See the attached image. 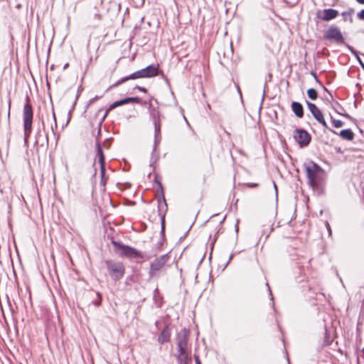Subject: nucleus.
I'll return each mask as SVG.
<instances>
[{
	"label": "nucleus",
	"instance_id": "20e7f679",
	"mask_svg": "<svg viewBox=\"0 0 364 364\" xmlns=\"http://www.w3.org/2000/svg\"><path fill=\"white\" fill-rule=\"evenodd\" d=\"M105 264L107 271L113 280L118 281L123 277L125 272V268L122 262L107 260L105 261Z\"/></svg>",
	"mask_w": 364,
	"mask_h": 364
},
{
	"label": "nucleus",
	"instance_id": "9b49d317",
	"mask_svg": "<svg viewBox=\"0 0 364 364\" xmlns=\"http://www.w3.org/2000/svg\"><path fill=\"white\" fill-rule=\"evenodd\" d=\"M157 183H158V184L159 186V188L161 189V198H160L158 200V203H159V214L161 215V231L164 232V222H165V213L167 210V204H166V200H165L162 185H161V183L160 182L157 181Z\"/></svg>",
	"mask_w": 364,
	"mask_h": 364
},
{
	"label": "nucleus",
	"instance_id": "39448f33",
	"mask_svg": "<svg viewBox=\"0 0 364 364\" xmlns=\"http://www.w3.org/2000/svg\"><path fill=\"white\" fill-rule=\"evenodd\" d=\"M112 245L117 251H120L122 257H126L129 259L138 258L141 256L140 252L134 247L125 245L120 242L112 241Z\"/></svg>",
	"mask_w": 364,
	"mask_h": 364
},
{
	"label": "nucleus",
	"instance_id": "7ed1b4c3",
	"mask_svg": "<svg viewBox=\"0 0 364 364\" xmlns=\"http://www.w3.org/2000/svg\"><path fill=\"white\" fill-rule=\"evenodd\" d=\"M190 331L183 328L176 334V353H191V345L189 344Z\"/></svg>",
	"mask_w": 364,
	"mask_h": 364
},
{
	"label": "nucleus",
	"instance_id": "79ce46f5",
	"mask_svg": "<svg viewBox=\"0 0 364 364\" xmlns=\"http://www.w3.org/2000/svg\"><path fill=\"white\" fill-rule=\"evenodd\" d=\"M363 69H364V65H363Z\"/></svg>",
	"mask_w": 364,
	"mask_h": 364
},
{
	"label": "nucleus",
	"instance_id": "4c0bfd02",
	"mask_svg": "<svg viewBox=\"0 0 364 364\" xmlns=\"http://www.w3.org/2000/svg\"><path fill=\"white\" fill-rule=\"evenodd\" d=\"M330 130H331V132H332L333 133H334V134H337V132H335V131H333V129H330Z\"/></svg>",
	"mask_w": 364,
	"mask_h": 364
},
{
	"label": "nucleus",
	"instance_id": "f8f14e48",
	"mask_svg": "<svg viewBox=\"0 0 364 364\" xmlns=\"http://www.w3.org/2000/svg\"><path fill=\"white\" fill-rule=\"evenodd\" d=\"M294 139L300 146H307L311 139L310 134L304 129H296Z\"/></svg>",
	"mask_w": 364,
	"mask_h": 364
},
{
	"label": "nucleus",
	"instance_id": "423d86ee",
	"mask_svg": "<svg viewBox=\"0 0 364 364\" xmlns=\"http://www.w3.org/2000/svg\"><path fill=\"white\" fill-rule=\"evenodd\" d=\"M168 259V254H165L156 258L152 262H151L150 269L149 272V277L153 278L158 276L159 272L164 269Z\"/></svg>",
	"mask_w": 364,
	"mask_h": 364
},
{
	"label": "nucleus",
	"instance_id": "2f4dec72",
	"mask_svg": "<svg viewBox=\"0 0 364 364\" xmlns=\"http://www.w3.org/2000/svg\"><path fill=\"white\" fill-rule=\"evenodd\" d=\"M101 97H102V96H95L94 98H92L90 100V103H92L93 102H95V100H97L98 99H100Z\"/></svg>",
	"mask_w": 364,
	"mask_h": 364
},
{
	"label": "nucleus",
	"instance_id": "c85d7f7f",
	"mask_svg": "<svg viewBox=\"0 0 364 364\" xmlns=\"http://www.w3.org/2000/svg\"><path fill=\"white\" fill-rule=\"evenodd\" d=\"M52 112H53V121H54V126H55V128H57V127H58L57 121H56V117H55L53 107L52 108Z\"/></svg>",
	"mask_w": 364,
	"mask_h": 364
},
{
	"label": "nucleus",
	"instance_id": "bb28decb",
	"mask_svg": "<svg viewBox=\"0 0 364 364\" xmlns=\"http://www.w3.org/2000/svg\"><path fill=\"white\" fill-rule=\"evenodd\" d=\"M102 121L103 120L102 119L101 122H100L99 124H98V129H97V136H96V141L97 140L98 141H100L99 136H100V133H101V127H102Z\"/></svg>",
	"mask_w": 364,
	"mask_h": 364
},
{
	"label": "nucleus",
	"instance_id": "393cba45",
	"mask_svg": "<svg viewBox=\"0 0 364 364\" xmlns=\"http://www.w3.org/2000/svg\"><path fill=\"white\" fill-rule=\"evenodd\" d=\"M331 122H332V124L333 125L336 127V128H339V127H341L343 125V122L340 120V119H336L334 118H333L332 117H331Z\"/></svg>",
	"mask_w": 364,
	"mask_h": 364
},
{
	"label": "nucleus",
	"instance_id": "473e14b6",
	"mask_svg": "<svg viewBox=\"0 0 364 364\" xmlns=\"http://www.w3.org/2000/svg\"><path fill=\"white\" fill-rule=\"evenodd\" d=\"M246 186L250 188H255V187L258 186V184L257 183H247Z\"/></svg>",
	"mask_w": 364,
	"mask_h": 364
},
{
	"label": "nucleus",
	"instance_id": "a211bd4d",
	"mask_svg": "<svg viewBox=\"0 0 364 364\" xmlns=\"http://www.w3.org/2000/svg\"><path fill=\"white\" fill-rule=\"evenodd\" d=\"M154 151L157 149L158 145L159 144L161 140V123L154 124Z\"/></svg>",
	"mask_w": 364,
	"mask_h": 364
},
{
	"label": "nucleus",
	"instance_id": "f3484780",
	"mask_svg": "<svg viewBox=\"0 0 364 364\" xmlns=\"http://www.w3.org/2000/svg\"><path fill=\"white\" fill-rule=\"evenodd\" d=\"M171 337V331L168 326H165L163 330L161 331L159 338L158 342L160 344H163L164 343L168 342Z\"/></svg>",
	"mask_w": 364,
	"mask_h": 364
},
{
	"label": "nucleus",
	"instance_id": "4468645a",
	"mask_svg": "<svg viewBox=\"0 0 364 364\" xmlns=\"http://www.w3.org/2000/svg\"><path fill=\"white\" fill-rule=\"evenodd\" d=\"M102 147H105V148L108 149V146H106L105 143H103L102 144H101V143L97 140V142H96L97 153H96V156L95 159L94 165L95 164V162L97 161H98L100 165L105 164V156L103 154Z\"/></svg>",
	"mask_w": 364,
	"mask_h": 364
},
{
	"label": "nucleus",
	"instance_id": "c756f323",
	"mask_svg": "<svg viewBox=\"0 0 364 364\" xmlns=\"http://www.w3.org/2000/svg\"><path fill=\"white\" fill-rule=\"evenodd\" d=\"M135 89H137L139 91L143 92L144 93L147 92V90L145 87H143L136 86Z\"/></svg>",
	"mask_w": 364,
	"mask_h": 364
},
{
	"label": "nucleus",
	"instance_id": "dca6fc26",
	"mask_svg": "<svg viewBox=\"0 0 364 364\" xmlns=\"http://www.w3.org/2000/svg\"><path fill=\"white\" fill-rule=\"evenodd\" d=\"M176 357L178 364H192L191 353H176Z\"/></svg>",
	"mask_w": 364,
	"mask_h": 364
},
{
	"label": "nucleus",
	"instance_id": "4be33fe9",
	"mask_svg": "<svg viewBox=\"0 0 364 364\" xmlns=\"http://www.w3.org/2000/svg\"><path fill=\"white\" fill-rule=\"evenodd\" d=\"M307 95L311 100H316L318 98V92L314 88H310L307 90Z\"/></svg>",
	"mask_w": 364,
	"mask_h": 364
},
{
	"label": "nucleus",
	"instance_id": "b1692460",
	"mask_svg": "<svg viewBox=\"0 0 364 364\" xmlns=\"http://www.w3.org/2000/svg\"><path fill=\"white\" fill-rule=\"evenodd\" d=\"M100 176H101V183L105 186L106 183V178H105V164L100 165Z\"/></svg>",
	"mask_w": 364,
	"mask_h": 364
},
{
	"label": "nucleus",
	"instance_id": "2eb2a0df",
	"mask_svg": "<svg viewBox=\"0 0 364 364\" xmlns=\"http://www.w3.org/2000/svg\"><path fill=\"white\" fill-rule=\"evenodd\" d=\"M138 78H144L141 69L133 73L132 74H131L128 76H126V77H124L119 79L111 87H117V86L120 85L121 84L127 82L129 80H135V79H138Z\"/></svg>",
	"mask_w": 364,
	"mask_h": 364
},
{
	"label": "nucleus",
	"instance_id": "ea45409f",
	"mask_svg": "<svg viewBox=\"0 0 364 364\" xmlns=\"http://www.w3.org/2000/svg\"><path fill=\"white\" fill-rule=\"evenodd\" d=\"M42 124H43V128L44 129V122H42Z\"/></svg>",
	"mask_w": 364,
	"mask_h": 364
},
{
	"label": "nucleus",
	"instance_id": "5701e85b",
	"mask_svg": "<svg viewBox=\"0 0 364 364\" xmlns=\"http://www.w3.org/2000/svg\"><path fill=\"white\" fill-rule=\"evenodd\" d=\"M156 149L154 151V149H152L151 156V161H150V166H153L154 164H155L159 159V155L158 154H156Z\"/></svg>",
	"mask_w": 364,
	"mask_h": 364
},
{
	"label": "nucleus",
	"instance_id": "e433bc0d",
	"mask_svg": "<svg viewBox=\"0 0 364 364\" xmlns=\"http://www.w3.org/2000/svg\"><path fill=\"white\" fill-rule=\"evenodd\" d=\"M205 259V254L203 255L202 259L200 261V263H202L203 260Z\"/></svg>",
	"mask_w": 364,
	"mask_h": 364
},
{
	"label": "nucleus",
	"instance_id": "412c9836",
	"mask_svg": "<svg viewBox=\"0 0 364 364\" xmlns=\"http://www.w3.org/2000/svg\"><path fill=\"white\" fill-rule=\"evenodd\" d=\"M150 118L154 124L161 123L160 121V112L156 108L150 109Z\"/></svg>",
	"mask_w": 364,
	"mask_h": 364
},
{
	"label": "nucleus",
	"instance_id": "1a4fd4ad",
	"mask_svg": "<svg viewBox=\"0 0 364 364\" xmlns=\"http://www.w3.org/2000/svg\"><path fill=\"white\" fill-rule=\"evenodd\" d=\"M307 107L315 118V119L321 124L325 129H328L327 123L325 120L324 115L321 110L314 103L306 102Z\"/></svg>",
	"mask_w": 364,
	"mask_h": 364
},
{
	"label": "nucleus",
	"instance_id": "37998d69",
	"mask_svg": "<svg viewBox=\"0 0 364 364\" xmlns=\"http://www.w3.org/2000/svg\"><path fill=\"white\" fill-rule=\"evenodd\" d=\"M363 69H364V65H363Z\"/></svg>",
	"mask_w": 364,
	"mask_h": 364
},
{
	"label": "nucleus",
	"instance_id": "a878e982",
	"mask_svg": "<svg viewBox=\"0 0 364 364\" xmlns=\"http://www.w3.org/2000/svg\"><path fill=\"white\" fill-rule=\"evenodd\" d=\"M43 136L45 138L46 141V144H48V134H45V135L43 136V135L42 134V133H41V130H39V131L38 132V133H37V135H36V143H38V142L39 141L40 139H41V137H43Z\"/></svg>",
	"mask_w": 364,
	"mask_h": 364
},
{
	"label": "nucleus",
	"instance_id": "58836bf2",
	"mask_svg": "<svg viewBox=\"0 0 364 364\" xmlns=\"http://www.w3.org/2000/svg\"><path fill=\"white\" fill-rule=\"evenodd\" d=\"M51 129H52L53 132L54 133V128L53 126L51 127Z\"/></svg>",
	"mask_w": 364,
	"mask_h": 364
},
{
	"label": "nucleus",
	"instance_id": "cd10ccee",
	"mask_svg": "<svg viewBox=\"0 0 364 364\" xmlns=\"http://www.w3.org/2000/svg\"><path fill=\"white\" fill-rule=\"evenodd\" d=\"M357 17L360 19V20H363L364 21V9L362 10L361 11H360L359 13H358L357 14Z\"/></svg>",
	"mask_w": 364,
	"mask_h": 364
},
{
	"label": "nucleus",
	"instance_id": "a19ab883",
	"mask_svg": "<svg viewBox=\"0 0 364 364\" xmlns=\"http://www.w3.org/2000/svg\"><path fill=\"white\" fill-rule=\"evenodd\" d=\"M184 117V119L186 121V122L188 123V121L186 119V117Z\"/></svg>",
	"mask_w": 364,
	"mask_h": 364
},
{
	"label": "nucleus",
	"instance_id": "6ab92c4d",
	"mask_svg": "<svg viewBox=\"0 0 364 364\" xmlns=\"http://www.w3.org/2000/svg\"><path fill=\"white\" fill-rule=\"evenodd\" d=\"M291 108L298 118H302L304 117V107L300 102H292Z\"/></svg>",
	"mask_w": 364,
	"mask_h": 364
},
{
	"label": "nucleus",
	"instance_id": "ddd939ff",
	"mask_svg": "<svg viewBox=\"0 0 364 364\" xmlns=\"http://www.w3.org/2000/svg\"><path fill=\"white\" fill-rule=\"evenodd\" d=\"M338 16V11L333 9H327L322 11L321 14H318L317 16L324 21H331Z\"/></svg>",
	"mask_w": 364,
	"mask_h": 364
},
{
	"label": "nucleus",
	"instance_id": "7c9ffc66",
	"mask_svg": "<svg viewBox=\"0 0 364 364\" xmlns=\"http://www.w3.org/2000/svg\"><path fill=\"white\" fill-rule=\"evenodd\" d=\"M194 358H195L196 364H202L199 359V357L198 355H194Z\"/></svg>",
	"mask_w": 364,
	"mask_h": 364
},
{
	"label": "nucleus",
	"instance_id": "aec40b11",
	"mask_svg": "<svg viewBox=\"0 0 364 364\" xmlns=\"http://www.w3.org/2000/svg\"><path fill=\"white\" fill-rule=\"evenodd\" d=\"M339 136L346 140L352 141L354 139L355 134L350 129L341 130L339 133Z\"/></svg>",
	"mask_w": 364,
	"mask_h": 364
},
{
	"label": "nucleus",
	"instance_id": "0eeeda50",
	"mask_svg": "<svg viewBox=\"0 0 364 364\" xmlns=\"http://www.w3.org/2000/svg\"><path fill=\"white\" fill-rule=\"evenodd\" d=\"M323 38L329 41L343 43L344 38L340 28L334 25L331 26L324 33Z\"/></svg>",
	"mask_w": 364,
	"mask_h": 364
},
{
	"label": "nucleus",
	"instance_id": "9d476101",
	"mask_svg": "<svg viewBox=\"0 0 364 364\" xmlns=\"http://www.w3.org/2000/svg\"><path fill=\"white\" fill-rule=\"evenodd\" d=\"M139 102H140V99L137 97H126V98L120 100L115 101L112 104H111L109 105V107L107 108V109L106 110V112L102 117V120H104L105 119V117H107V115L111 110L115 109L116 107H117L119 106H122V105H126L128 103L139 104Z\"/></svg>",
	"mask_w": 364,
	"mask_h": 364
},
{
	"label": "nucleus",
	"instance_id": "f03ea898",
	"mask_svg": "<svg viewBox=\"0 0 364 364\" xmlns=\"http://www.w3.org/2000/svg\"><path fill=\"white\" fill-rule=\"evenodd\" d=\"M33 118V110L31 104L30 103V98L28 96L26 97V103L23 109V120L24 129V142L26 144L28 143V139L32 131Z\"/></svg>",
	"mask_w": 364,
	"mask_h": 364
},
{
	"label": "nucleus",
	"instance_id": "f704fd0d",
	"mask_svg": "<svg viewBox=\"0 0 364 364\" xmlns=\"http://www.w3.org/2000/svg\"><path fill=\"white\" fill-rule=\"evenodd\" d=\"M356 1L360 4H364V0H356Z\"/></svg>",
	"mask_w": 364,
	"mask_h": 364
},
{
	"label": "nucleus",
	"instance_id": "6e6552de",
	"mask_svg": "<svg viewBox=\"0 0 364 364\" xmlns=\"http://www.w3.org/2000/svg\"><path fill=\"white\" fill-rule=\"evenodd\" d=\"M144 78L153 77L156 75H161V77L164 79L166 83L169 85V80L167 77L159 70V65L151 64L147 67L141 69Z\"/></svg>",
	"mask_w": 364,
	"mask_h": 364
},
{
	"label": "nucleus",
	"instance_id": "f257e3e1",
	"mask_svg": "<svg viewBox=\"0 0 364 364\" xmlns=\"http://www.w3.org/2000/svg\"><path fill=\"white\" fill-rule=\"evenodd\" d=\"M304 171L309 185L314 190L321 191L325 186V171L313 161L304 164Z\"/></svg>",
	"mask_w": 364,
	"mask_h": 364
},
{
	"label": "nucleus",
	"instance_id": "c9c22d12",
	"mask_svg": "<svg viewBox=\"0 0 364 364\" xmlns=\"http://www.w3.org/2000/svg\"><path fill=\"white\" fill-rule=\"evenodd\" d=\"M11 100L9 101V114L10 113Z\"/></svg>",
	"mask_w": 364,
	"mask_h": 364
},
{
	"label": "nucleus",
	"instance_id": "72a5a7b5",
	"mask_svg": "<svg viewBox=\"0 0 364 364\" xmlns=\"http://www.w3.org/2000/svg\"><path fill=\"white\" fill-rule=\"evenodd\" d=\"M94 304H95L96 306H99L101 304V300L100 299L99 301H95V302H94Z\"/></svg>",
	"mask_w": 364,
	"mask_h": 364
}]
</instances>
